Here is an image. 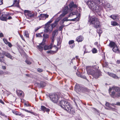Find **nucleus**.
<instances>
[{"label": "nucleus", "instance_id": "obj_1", "mask_svg": "<svg viewBox=\"0 0 120 120\" xmlns=\"http://www.w3.org/2000/svg\"><path fill=\"white\" fill-rule=\"evenodd\" d=\"M86 3L90 9L95 11L99 16L101 15L103 6L105 8L112 7L109 4L105 2L104 0H88Z\"/></svg>", "mask_w": 120, "mask_h": 120}, {"label": "nucleus", "instance_id": "obj_2", "mask_svg": "<svg viewBox=\"0 0 120 120\" xmlns=\"http://www.w3.org/2000/svg\"><path fill=\"white\" fill-rule=\"evenodd\" d=\"M51 101L54 103H57L60 101V105L68 112L71 114L75 113L74 109L69 103L65 100L60 101L61 98L56 94H52L49 95Z\"/></svg>", "mask_w": 120, "mask_h": 120}, {"label": "nucleus", "instance_id": "obj_3", "mask_svg": "<svg viewBox=\"0 0 120 120\" xmlns=\"http://www.w3.org/2000/svg\"><path fill=\"white\" fill-rule=\"evenodd\" d=\"M69 10L71 11V12L68 16V17H71L72 15H76L77 17L74 19L69 20V21H77L79 20V18L80 16V10H78V8L80 9V7H78V6L75 4H74L73 2H72L70 3L69 4Z\"/></svg>", "mask_w": 120, "mask_h": 120}, {"label": "nucleus", "instance_id": "obj_4", "mask_svg": "<svg viewBox=\"0 0 120 120\" xmlns=\"http://www.w3.org/2000/svg\"><path fill=\"white\" fill-rule=\"evenodd\" d=\"M95 67L88 66L86 67L87 74L91 75L95 78H97L100 75L101 73L98 70L95 69Z\"/></svg>", "mask_w": 120, "mask_h": 120}, {"label": "nucleus", "instance_id": "obj_5", "mask_svg": "<svg viewBox=\"0 0 120 120\" xmlns=\"http://www.w3.org/2000/svg\"><path fill=\"white\" fill-rule=\"evenodd\" d=\"M109 92L112 98H115L120 97V88L115 86L110 87Z\"/></svg>", "mask_w": 120, "mask_h": 120}, {"label": "nucleus", "instance_id": "obj_6", "mask_svg": "<svg viewBox=\"0 0 120 120\" xmlns=\"http://www.w3.org/2000/svg\"><path fill=\"white\" fill-rule=\"evenodd\" d=\"M89 22L90 24L93 25L96 28H98L99 26L100 22L99 19L94 16L90 17Z\"/></svg>", "mask_w": 120, "mask_h": 120}, {"label": "nucleus", "instance_id": "obj_7", "mask_svg": "<svg viewBox=\"0 0 120 120\" xmlns=\"http://www.w3.org/2000/svg\"><path fill=\"white\" fill-rule=\"evenodd\" d=\"M89 22L90 24L93 25L96 28H98L99 26L100 22L99 19L94 16L90 17Z\"/></svg>", "mask_w": 120, "mask_h": 120}, {"label": "nucleus", "instance_id": "obj_8", "mask_svg": "<svg viewBox=\"0 0 120 120\" xmlns=\"http://www.w3.org/2000/svg\"><path fill=\"white\" fill-rule=\"evenodd\" d=\"M24 14L28 18L33 17L34 16V14L32 13L31 11L26 10L24 11Z\"/></svg>", "mask_w": 120, "mask_h": 120}, {"label": "nucleus", "instance_id": "obj_9", "mask_svg": "<svg viewBox=\"0 0 120 120\" xmlns=\"http://www.w3.org/2000/svg\"><path fill=\"white\" fill-rule=\"evenodd\" d=\"M49 16V15L47 14H41L38 16V17L39 18V20H45L46 18L48 17Z\"/></svg>", "mask_w": 120, "mask_h": 120}, {"label": "nucleus", "instance_id": "obj_10", "mask_svg": "<svg viewBox=\"0 0 120 120\" xmlns=\"http://www.w3.org/2000/svg\"><path fill=\"white\" fill-rule=\"evenodd\" d=\"M45 30H44L45 32L46 33L50 32L52 30V28L51 26L50 25H47V26H45Z\"/></svg>", "mask_w": 120, "mask_h": 120}, {"label": "nucleus", "instance_id": "obj_11", "mask_svg": "<svg viewBox=\"0 0 120 120\" xmlns=\"http://www.w3.org/2000/svg\"><path fill=\"white\" fill-rule=\"evenodd\" d=\"M68 6L65 7L64 9L63 13L60 15V17L61 18L66 15L68 12Z\"/></svg>", "mask_w": 120, "mask_h": 120}, {"label": "nucleus", "instance_id": "obj_12", "mask_svg": "<svg viewBox=\"0 0 120 120\" xmlns=\"http://www.w3.org/2000/svg\"><path fill=\"white\" fill-rule=\"evenodd\" d=\"M61 19V17H59L57 19H56L55 21V22L52 24L51 26L52 28V29L55 27L57 24L58 22L59 21L60 19Z\"/></svg>", "mask_w": 120, "mask_h": 120}, {"label": "nucleus", "instance_id": "obj_13", "mask_svg": "<svg viewBox=\"0 0 120 120\" xmlns=\"http://www.w3.org/2000/svg\"><path fill=\"white\" fill-rule=\"evenodd\" d=\"M8 15V14L3 15L0 17V19L3 21H6L7 18V17Z\"/></svg>", "mask_w": 120, "mask_h": 120}, {"label": "nucleus", "instance_id": "obj_14", "mask_svg": "<svg viewBox=\"0 0 120 120\" xmlns=\"http://www.w3.org/2000/svg\"><path fill=\"white\" fill-rule=\"evenodd\" d=\"M3 54L7 57L8 58L12 60H13L14 58L13 56L11 55L10 54L6 52H3Z\"/></svg>", "mask_w": 120, "mask_h": 120}, {"label": "nucleus", "instance_id": "obj_15", "mask_svg": "<svg viewBox=\"0 0 120 120\" xmlns=\"http://www.w3.org/2000/svg\"><path fill=\"white\" fill-rule=\"evenodd\" d=\"M52 44H50L49 45H46L44 46V48L45 50H46L49 49H51L53 47L52 45Z\"/></svg>", "mask_w": 120, "mask_h": 120}, {"label": "nucleus", "instance_id": "obj_16", "mask_svg": "<svg viewBox=\"0 0 120 120\" xmlns=\"http://www.w3.org/2000/svg\"><path fill=\"white\" fill-rule=\"evenodd\" d=\"M83 88L82 87L80 86H79L77 85L75 87V90L76 91L81 92L83 91Z\"/></svg>", "mask_w": 120, "mask_h": 120}, {"label": "nucleus", "instance_id": "obj_17", "mask_svg": "<svg viewBox=\"0 0 120 120\" xmlns=\"http://www.w3.org/2000/svg\"><path fill=\"white\" fill-rule=\"evenodd\" d=\"M112 49L113 51L115 53H119L120 52V50L118 48L117 45L113 48Z\"/></svg>", "mask_w": 120, "mask_h": 120}, {"label": "nucleus", "instance_id": "obj_18", "mask_svg": "<svg viewBox=\"0 0 120 120\" xmlns=\"http://www.w3.org/2000/svg\"><path fill=\"white\" fill-rule=\"evenodd\" d=\"M107 74L109 76L112 77L113 78L117 79H119V78L115 74L112 73H110L109 72H107Z\"/></svg>", "mask_w": 120, "mask_h": 120}, {"label": "nucleus", "instance_id": "obj_19", "mask_svg": "<svg viewBox=\"0 0 120 120\" xmlns=\"http://www.w3.org/2000/svg\"><path fill=\"white\" fill-rule=\"evenodd\" d=\"M41 109L42 111H44V112L45 111H46L47 112H49L50 111L49 109L47 108L45 106L42 105L41 106Z\"/></svg>", "mask_w": 120, "mask_h": 120}, {"label": "nucleus", "instance_id": "obj_20", "mask_svg": "<svg viewBox=\"0 0 120 120\" xmlns=\"http://www.w3.org/2000/svg\"><path fill=\"white\" fill-rule=\"evenodd\" d=\"M116 45V44L114 42L110 41L109 45L111 48H113Z\"/></svg>", "mask_w": 120, "mask_h": 120}, {"label": "nucleus", "instance_id": "obj_21", "mask_svg": "<svg viewBox=\"0 0 120 120\" xmlns=\"http://www.w3.org/2000/svg\"><path fill=\"white\" fill-rule=\"evenodd\" d=\"M84 39L82 36H80L77 38L76 40L78 42H81Z\"/></svg>", "mask_w": 120, "mask_h": 120}, {"label": "nucleus", "instance_id": "obj_22", "mask_svg": "<svg viewBox=\"0 0 120 120\" xmlns=\"http://www.w3.org/2000/svg\"><path fill=\"white\" fill-rule=\"evenodd\" d=\"M44 46L40 44L39 45L37 46V48L40 52H42L43 50V47Z\"/></svg>", "mask_w": 120, "mask_h": 120}, {"label": "nucleus", "instance_id": "obj_23", "mask_svg": "<svg viewBox=\"0 0 120 120\" xmlns=\"http://www.w3.org/2000/svg\"><path fill=\"white\" fill-rule=\"evenodd\" d=\"M13 5L14 6H16L18 7H19V2L17 1V0H15L13 2Z\"/></svg>", "mask_w": 120, "mask_h": 120}, {"label": "nucleus", "instance_id": "obj_24", "mask_svg": "<svg viewBox=\"0 0 120 120\" xmlns=\"http://www.w3.org/2000/svg\"><path fill=\"white\" fill-rule=\"evenodd\" d=\"M22 109L24 111H25L26 112L31 113L34 115L36 116L37 115L36 113H34L33 112L31 111H29L25 109Z\"/></svg>", "mask_w": 120, "mask_h": 120}, {"label": "nucleus", "instance_id": "obj_25", "mask_svg": "<svg viewBox=\"0 0 120 120\" xmlns=\"http://www.w3.org/2000/svg\"><path fill=\"white\" fill-rule=\"evenodd\" d=\"M105 105L106 106L109 108L110 109L113 110H114L115 109L114 108H113L111 107L110 106V104L108 102H106L105 104Z\"/></svg>", "mask_w": 120, "mask_h": 120}, {"label": "nucleus", "instance_id": "obj_26", "mask_svg": "<svg viewBox=\"0 0 120 120\" xmlns=\"http://www.w3.org/2000/svg\"><path fill=\"white\" fill-rule=\"evenodd\" d=\"M12 112L14 114L16 115L21 116V113L17 111H13Z\"/></svg>", "mask_w": 120, "mask_h": 120}, {"label": "nucleus", "instance_id": "obj_27", "mask_svg": "<svg viewBox=\"0 0 120 120\" xmlns=\"http://www.w3.org/2000/svg\"><path fill=\"white\" fill-rule=\"evenodd\" d=\"M23 93V92L21 90H18L17 92V94L19 96H22Z\"/></svg>", "mask_w": 120, "mask_h": 120}, {"label": "nucleus", "instance_id": "obj_28", "mask_svg": "<svg viewBox=\"0 0 120 120\" xmlns=\"http://www.w3.org/2000/svg\"><path fill=\"white\" fill-rule=\"evenodd\" d=\"M4 57L2 56L1 53H0V61L1 62H4Z\"/></svg>", "mask_w": 120, "mask_h": 120}, {"label": "nucleus", "instance_id": "obj_29", "mask_svg": "<svg viewBox=\"0 0 120 120\" xmlns=\"http://www.w3.org/2000/svg\"><path fill=\"white\" fill-rule=\"evenodd\" d=\"M24 35L26 38H29V34L28 31H26L24 33Z\"/></svg>", "mask_w": 120, "mask_h": 120}, {"label": "nucleus", "instance_id": "obj_30", "mask_svg": "<svg viewBox=\"0 0 120 120\" xmlns=\"http://www.w3.org/2000/svg\"><path fill=\"white\" fill-rule=\"evenodd\" d=\"M58 30H55L52 33V37L53 38H54L55 36L56 35V33L57 32Z\"/></svg>", "mask_w": 120, "mask_h": 120}, {"label": "nucleus", "instance_id": "obj_31", "mask_svg": "<svg viewBox=\"0 0 120 120\" xmlns=\"http://www.w3.org/2000/svg\"><path fill=\"white\" fill-rule=\"evenodd\" d=\"M110 17L112 18L113 19L116 20L117 17L116 15H112L110 16Z\"/></svg>", "mask_w": 120, "mask_h": 120}, {"label": "nucleus", "instance_id": "obj_32", "mask_svg": "<svg viewBox=\"0 0 120 120\" xmlns=\"http://www.w3.org/2000/svg\"><path fill=\"white\" fill-rule=\"evenodd\" d=\"M111 24L112 26H115L118 25V23L116 22L112 21L111 22Z\"/></svg>", "mask_w": 120, "mask_h": 120}, {"label": "nucleus", "instance_id": "obj_33", "mask_svg": "<svg viewBox=\"0 0 120 120\" xmlns=\"http://www.w3.org/2000/svg\"><path fill=\"white\" fill-rule=\"evenodd\" d=\"M68 17H66L64 18L61 21V22H62L63 23L65 21H69L68 20L69 19H68Z\"/></svg>", "mask_w": 120, "mask_h": 120}, {"label": "nucleus", "instance_id": "obj_34", "mask_svg": "<svg viewBox=\"0 0 120 120\" xmlns=\"http://www.w3.org/2000/svg\"><path fill=\"white\" fill-rule=\"evenodd\" d=\"M97 32L99 34V36H100V34L102 32L101 30L100 29H98L97 30Z\"/></svg>", "mask_w": 120, "mask_h": 120}, {"label": "nucleus", "instance_id": "obj_35", "mask_svg": "<svg viewBox=\"0 0 120 120\" xmlns=\"http://www.w3.org/2000/svg\"><path fill=\"white\" fill-rule=\"evenodd\" d=\"M43 36L44 38H47L49 37V35L46 34H44L43 35Z\"/></svg>", "mask_w": 120, "mask_h": 120}, {"label": "nucleus", "instance_id": "obj_36", "mask_svg": "<svg viewBox=\"0 0 120 120\" xmlns=\"http://www.w3.org/2000/svg\"><path fill=\"white\" fill-rule=\"evenodd\" d=\"M46 40L44 38L43 40V41L40 44L44 46V45L45 44V42L46 41Z\"/></svg>", "mask_w": 120, "mask_h": 120}, {"label": "nucleus", "instance_id": "obj_37", "mask_svg": "<svg viewBox=\"0 0 120 120\" xmlns=\"http://www.w3.org/2000/svg\"><path fill=\"white\" fill-rule=\"evenodd\" d=\"M52 19H50L45 24V26H47V25H49V24L52 22Z\"/></svg>", "mask_w": 120, "mask_h": 120}, {"label": "nucleus", "instance_id": "obj_38", "mask_svg": "<svg viewBox=\"0 0 120 120\" xmlns=\"http://www.w3.org/2000/svg\"><path fill=\"white\" fill-rule=\"evenodd\" d=\"M92 52L93 53H95L97 52V50L95 48H94L92 50Z\"/></svg>", "mask_w": 120, "mask_h": 120}, {"label": "nucleus", "instance_id": "obj_39", "mask_svg": "<svg viewBox=\"0 0 120 120\" xmlns=\"http://www.w3.org/2000/svg\"><path fill=\"white\" fill-rule=\"evenodd\" d=\"M3 40L4 41V43L6 45H7L8 43V41L7 39H5L3 38Z\"/></svg>", "mask_w": 120, "mask_h": 120}, {"label": "nucleus", "instance_id": "obj_40", "mask_svg": "<svg viewBox=\"0 0 120 120\" xmlns=\"http://www.w3.org/2000/svg\"><path fill=\"white\" fill-rule=\"evenodd\" d=\"M46 52L48 53H50L51 54H53L55 52V51H52V50H50L49 51H46Z\"/></svg>", "mask_w": 120, "mask_h": 120}, {"label": "nucleus", "instance_id": "obj_41", "mask_svg": "<svg viewBox=\"0 0 120 120\" xmlns=\"http://www.w3.org/2000/svg\"><path fill=\"white\" fill-rule=\"evenodd\" d=\"M42 33H37L36 34V36L37 37H42V36L41 35V34H42Z\"/></svg>", "mask_w": 120, "mask_h": 120}, {"label": "nucleus", "instance_id": "obj_42", "mask_svg": "<svg viewBox=\"0 0 120 120\" xmlns=\"http://www.w3.org/2000/svg\"><path fill=\"white\" fill-rule=\"evenodd\" d=\"M45 83L44 82H41V87H43L45 86Z\"/></svg>", "mask_w": 120, "mask_h": 120}, {"label": "nucleus", "instance_id": "obj_43", "mask_svg": "<svg viewBox=\"0 0 120 120\" xmlns=\"http://www.w3.org/2000/svg\"><path fill=\"white\" fill-rule=\"evenodd\" d=\"M86 45H84L83 47V48L85 49V51H84V53H86L87 52H90L89 51H86Z\"/></svg>", "mask_w": 120, "mask_h": 120}, {"label": "nucleus", "instance_id": "obj_44", "mask_svg": "<svg viewBox=\"0 0 120 120\" xmlns=\"http://www.w3.org/2000/svg\"><path fill=\"white\" fill-rule=\"evenodd\" d=\"M74 42V41L73 40L70 41L69 42V45L71 44H73Z\"/></svg>", "mask_w": 120, "mask_h": 120}, {"label": "nucleus", "instance_id": "obj_45", "mask_svg": "<svg viewBox=\"0 0 120 120\" xmlns=\"http://www.w3.org/2000/svg\"><path fill=\"white\" fill-rule=\"evenodd\" d=\"M54 38L52 37V41H51V44H52V45L53 46V42H54Z\"/></svg>", "mask_w": 120, "mask_h": 120}, {"label": "nucleus", "instance_id": "obj_46", "mask_svg": "<svg viewBox=\"0 0 120 120\" xmlns=\"http://www.w3.org/2000/svg\"><path fill=\"white\" fill-rule=\"evenodd\" d=\"M26 63L27 64H31V62L30 61L28 60H26Z\"/></svg>", "mask_w": 120, "mask_h": 120}, {"label": "nucleus", "instance_id": "obj_47", "mask_svg": "<svg viewBox=\"0 0 120 120\" xmlns=\"http://www.w3.org/2000/svg\"><path fill=\"white\" fill-rule=\"evenodd\" d=\"M64 26H60L59 28V30L61 31L62 30V29L63 28Z\"/></svg>", "mask_w": 120, "mask_h": 120}, {"label": "nucleus", "instance_id": "obj_48", "mask_svg": "<svg viewBox=\"0 0 120 120\" xmlns=\"http://www.w3.org/2000/svg\"><path fill=\"white\" fill-rule=\"evenodd\" d=\"M37 70L39 72H41L43 71V70L42 69L40 68H38L37 69Z\"/></svg>", "mask_w": 120, "mask_h": 120}, {"label": "nucleus", "instance_id": "obj_49", "mask_svg": "<svg viewBox=\"0 0 120 120\" xmlns=\"http://www.w3.org/2000/svg\"><path fill=\"white\" fill-rule=\"evenodd\" d=\"M81 77L85 79H86V77L84 75H81Z\"/></svg>", "mask_w": 120, "mask_h": 120}, {"label": "nucleus", "instance_id": "obj_50", "mask_svg": "<svg viewBox=\"0 0 120 120\" xmlns=\"http://www.w3.org/2000/svg\"><path fill=\"white\" fill-rule=\"evenodd\" d=\"M7 44L9 47H11L12 46V45L10 42H8Z\"/></svg>", "mask_w": 120, "mask_h": 120}, {"label": "nucleus", "instance_id": "obj_51", "mask_svg": "<svg viewBox=\"0 0 120 120\" xmlns=\"http://www.w3.org/2000/svg\"><path fill=\"white\" fill-rule=\"evenodd\" d=\"M76 75L80 77L81 76V75L80 73L79 72L77 73Z\"/></svg>", "mask_w": 120, "mask_h": 120}, {"label": "nucleus", "instance_id": "obj_52", "mask_svg": "<svg viewBox=\"0 0 120 120\" xmlns=\"http://www.w3.org/2000/svg\"><path fill=\"white\" fill-rule=\"evenodd\" d=\"M20 36L23 40L24 41H25L24 38L23 37V35H20Z\"/></svg>", "mask_w": 120, "mask_h": 120}, {"label": "nucleus", "instance_id": "obj_53", "mask_svg": "<svg viewBox=\"0 0 120 120\" xmlns=\"http://www.w3.org/2000/svg\"><path fill=\"white\" fill-rule=\"evenodd\" d=\"M115 105L120 106V102H118L116 103V104H115Z\"/></svg>", "mask_w": 120, "mask_h": 120}, {"label": "nucleus", "instance_id": "obj_54", "mask_svg": "<svg viewBox=\"0 0 120 120\" xmlns=\"http://www.w3.org/2000/svg\"><path fill=\"white\" fill-rule=\"evenodd\" d=\"M25 106H30L28 104L25 103L24 104Z\"/></svg>", "mask_w": 120, "mask_h": 120}, {"label": "nucleus", "instance_id": "obj_55", "mask_svg": "<svg viewBox=\"0 0 120 120\" xmlns=\"http://www.w3.org/2000/svg\"><path fill=\"white\" fill-rule=\"evenodd\" d=\"M3 3V0H0V5L2 4Z\"/></svg>", "mask_w": 120, "mask_h": 120}, {"label": "nucleus", "instance_id": "obj_56", "mask_svg": "<svg viewBox=\"0 0 120 120\" xmlns=\"http://www.w3.org/2000/svg\"><path fill=\"white\" fill-rule=\"evenodd\" d=\"M3 34L2 33H0V37H1L3 36Z\"/></svg>", "mask_w": 120, "mask_h": 120}, {"label": "nucleus", "instance_id": "obj_57", "mask_svg": "<svg viewBox=\"0 0 120 120\" xmlns=\"http://www.w3.org/2000/svg\"><path fill=\"white\" fill-rule=\"evenodd\" d=\"M4 74V72L2 71H0V75L3 74Z\"/></svg>", "mask_w": 120, "mask_h": 120}, {"label": "nucleus", "instance_id": "obj_58", "mask_svg": "<svg viewBox=\"0 0 120 120\" xmlns=\"http://www.w3.org/2000/svg\"><path fill=\"white\" fill-rule=\"evenodd\" d=\"M0 103L3 104H4V102L1 99H0Z\"/></svg>", "mask_w": 120, "mask_h": 120}, {"label": "nucleus", "instance_id": "obj_59", "mask_svg": "<svg viewBox=\"0 0 120 120\" xmlns=\"http://www.w3.org/2000/svg\"><path fill=\"white\" fill-rule=\"evenodd\" d=\"M75 46V45H71L70 46V47L71 48H72L73 47H74Z\"/></svg>", "mask_w": 120, "mask_h": 120}, {"label": "nucleus", "instance_id": "obj_60", "mask_svg": "<svg viewBox=\"0 0 120 120\" xmlns=\"http://www.w3.org/2000/svg\"><path fill=\"white\" fill-rule=\"evenodd\" d=\"M117 63L118 64H119L120 63V60H117Z\"/></svg>", "mask_w": 120, "mask_h": 120}, {"label": "nucleus", "instance_id": "obj_61", "mask_svg": "<svg viewBox=\"0 0 120 120\" xmlns=\"http://www.w3.org/2000/svg\"><path fill=\"white\" fill-rule=\"evenodd\" d=\"M108 63L107 62H105L104 63V64L105 65V66H106L107 65H108Z\"/></svg>", "mask_w": 120, "mask_h": 120}, {"label": "nucleus", "instance_id": "obj_62", "mask_svg": "<svg viewBox=\"0 0 120 120\" xmlns=\"http://www.w3.org/2000/svg\"><path fill=\"white\" fill-rule=\"evenodd\" d=\"M2 68L4 69H6V67L5 66H2Z\"/></svg>", "mask_w": 120, "mask_h": 120}, {"label": "nucleus", "instance_id": "obj_63", "mask_svg": "<svg viewBox=\"0 0 120 120\" xmlns=\"http://www.w3.org/2000/svg\"><path fill=\"white\" fill-rule=\"evenodd\" d=\"M40 28V27H38V28H36L35 29V31H36L37 30H38Z\"/></svg>", "mask_w": 120, "mask_h": 120}, {"label": "nucleus", "instance_id": "obj_64", "mask_svg": "<svg viewBox=\"0 0 120 120\" xmlns=\"http://www.w3.org/2000/svg\"><path fill=\"white\" fill-rule=\"evenodd\" d=\"M12 19V17L11 16H9L8 17V19Z\"/></svg>", "mask_w": 120, "mask_h": 120}]
</instances>
